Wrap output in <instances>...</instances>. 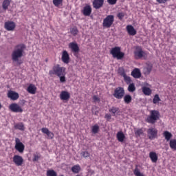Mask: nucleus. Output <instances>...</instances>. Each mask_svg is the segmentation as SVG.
Segmentation results:
<instances>
[{"mask_svg":"<svg viewBox=\"0 0 176 176\" xmlns=\"http://www.w3.org/2000/svg\"><path fill=\"white\" fill-rule=\"evenodd\" d=\"M25 45L19 44L15 46L13 50L11 57L13 63H17V64H21L20 63V58L24 56V52L25 50Z\"/></svg>","mask_w":176,"mask_h":176,"instance_id":"nucleus-1","label":"nucleus"},{"mask_svg":"<svg viewBox=\"0 0 176 176\" xmlns=\"http://www.w3.org/2000/svg\"><path fill=\"white\" fill-rule=\"evenodd\" d=\"M159 119H160V113H159V111L152 110L150 111V116L147 117L146 122L151 124H155Z\"/></svg>","mask_w":176,"mask_h":176,"instance_id":"nucleus-2","label":"nucleus"},{"mask_svg":"<svg viewBox=\"0 0 176 176\" xmlns=\"http://www.w3.org/2000/svg\"><path fill=\"white\" fill-rule=\"evenodd\" d=\"M134 57L135 60H146L148 58V54L145 51L142 50V48L140 46H137L135 50L134 51Z\"/></svg>","mask_w":176,"mask_h":176,"instance_id":"nucleus-3","label":"nucleus"},{"mask_svg":"<svg viewBox=\"0 0 176 176\" xmlns=\"http://www.w3.org/2000/svg\"><path fill=\"white\" fill-rule=\"evenodd\" d=\"M49 75H56L57 76H64L65 75V68L57 65L54 66L52 70L49 72Z\"/></svg>","mask_w":176,"mask_h":176,"instance_id":"nucleus-4","label":"nucleus"},{"mask_svg":"<svg viewBox=\"0 0 176 176\" xmlns=\"http://www.w3.org/2000/svg\"><path fill=\"white\" fill-rule=\"evenodd\" d=\"M114 58L122 60L124 57V53L120 52V47H116L111 49L110 52Z\"/></svg>","mask_w":176,"mask_h":176,"instance_id":"nucleus-5","label":"nucleus"},{"mask_svg":"<svg viewBox=\"0 0 176 176\" xmlns=\"http://www.w3.org/2000/svg\"><path fill=\"white\" fill-rule=\"evenodd\" d=\"M115 21V16L113 15H108L103 19L102 27L104 28H111Z\"/></svg>","mask_w":176,"mask_h":176,"instance_id":"nucleus-6","label":"nucleus"},{"mask_svg":"<svg viewBox=\"0 0 176 176\" xmlns=\"http://www.w3.org/2000/svg\"><path fill=\"white\" fill-rule=\"evenodd\" d=\"M25 146L20 141L19 138H15V146L14 148L16 151H19V153H23Z\"/></svg>","mask_w":176,"mask_h":176,"instance_id":"nucleus-7","label":"nucleus"},{"mask_svg":"<svg viewBox=\"0 0 176 176\" xmlns=\"http://www.w3.org/2000/svg\"><path fill=\"white\" fill-rule=\"evenodd\" d=\"M113 97L117 100H122L124 97V89L123 87H118L115 89Z\"/></svg>","mask_w":176,"mask_h":176,"instance_id":"nucleus-8","label":"nucleus"},{"mask_svg":"<svg viewBox=\"0 0 176 176\" xmlns=\"http://www.w3.org/2000/svg\"><path fill=\"white\" fill-rule=\"evenodd\" d=\"M147 135L149 140H155L157 136V129L155 128H150L147 130Z\"/></svg>","mask_w":176,"mask_h":176,"instance_id":"nucleus-9","label":"nucleus"},{"mask_svg":"<svg viewBox=\"0 0 176 176\" xmlns=\"http://www.w3.org/2000/svg\"><path fill=\"white\" fill-rule=\"evenodd\" d=\"M9 108L12 112H15L16 113L23 112V109L21 107H20V105L17 104V103L11 104Z\"/></svg>","mask_w":176,"mask_h":176,"instance_id":"nucleus-10","label":"nucleus"},{"mask_svg":"<svg viewBox=\"0 0 176 176\" xmlns=\"http://www.w3.org/2000/svg\"><path fill=\"white\" fill-rule=\"evenodd\" d=\"M12 160L14 164L18 166H23V164L24 163V159H23V157L17 155H14Z\"/></svg>","mask_w":176,"mask_h":176,"instance_id":"nucleus-11","label":"nucleus"},{"mask_svg":"<svg viewBox=\"0 0 176 176\" xmlns=\"http://www.w3.org/2000/svg\"><path fill=\"white\" fill-rule=\"evenodd\" d=\"M4 28L7 31H14V29L16 28V23L13 21H7L4 24Z\"/></svg>","mask_w":176,"mask_h":176,"instance_id":"nucleus-12","label":"nucleus"},{"mask_svg":"<svg viewBox=\"0 0 176 176\" xmlns=\"http://www.w3.org/2000/svg\"><path fill=\"white\" fill-rule=\"evenodd\" d=\"M60 98L63 101H68L71 98V94L67 91H62L60 94Z\"/></svg>","mask_w":176,"mask_h":176,"instance_id":"nucleus-13","label":"nucleus"},{"mask_svg":"<svg viewBox=\"0 0 176 176\" xmlns=\"http://www.w3.org/2000/svg\"><path fill=\"white\" fill-rule=\"evenodd\" d=\"M104 6V0H94L93 7L94 9H100Z\"/></svg>","mask_w":176,"mask_h":176,"instance_id":"nucleus-14","label":"nucleus"},{"mask_svg":"<svg viewBox=\"0 0 176 176\" xmlns=\"http://www.w3.org/2000/svg\"><path fill=\"white\" fill-rule=\"evenodd\" d=\"M69 47L72 50L73 53H79V46H78V43L72 42L69 44Z\"/></svg>","mask_w":176,"mask_h":176,"instance_id":"nucleus-15","label":"nucleus"},{"mask_svg":"<svg viewBox=\"0 0 176 176\" xmlns=\"http://www.w3.org/2000/svg\"><path fill=\"white\" fill-rule=\"evenodd\" d=\"M82 13L85 16H90V14H91V6H90L89 5L85 6L82 10Z\"/></svg>","mask_w":176,"mask_h":176,"instance_id":"nucleus-16","label":"nucleus"},{"mask_svg":"<svg viewBox=\"0 0 176 176\" xmlns=\"http://www.w3.org/2000/svg\"><path fill=\"white\" fill-rule=\"evenodd\" d=\"M41 131L43 134H46L50 140H53L54 138V133L49 131L47 128H42Z\"/></svg>","mask_w":176,"mask_h":176,"instance_id":"nucleus-17","label":"nucleus"},{"mask_svg":"<svg viewBox=\"0 0 176 176\" xmlns=\"http://www.w3.org/2000/svg\"><path fill=\"white\" fill-rule=\"evenodd\" d=\"M126 31L129 34V35H131L132 36H134V35H136L137 30L133 27L131 25H128L126 26Z\"/></svg>","mask_w":176,"mask_h":176,"instance_id":"nucleus-18","label":"nucleus"},{"mask_svg":"<svg viewBox=\"0 0 176 176\" xmlns=\"http://www.w3.org/2000/svg\"><path fill=\"white\" fill-rule=\"evenodd\" d=\"M62 61L65 64H68L69 63V54H68V52L63 51L62 54Z\"/></svg>","mask_w":176,"mask_h":176,"instance_id":"nucleus-19","label":"nucleus"},{"mask_svg":"<svg viewBox=\"0 0 176 176\" xmlns=\"http://www.w3.org/2000/svg\"><path fill=\"white\" fill-rule=\"evenodd\" d=\"M8 97L13 101H15V100H17L19 98V94L13 91H10L8 94Z\"/></svg>","mask_w":176,"mask_h":176,"instance_id":"nucleus-20","label":"nucleus"},{"mask_svg":"<svg viewBox=\"0 0 176 176\" xmlns=\"http://www.w3.org/2000/svg\"><path fill=\"white\" fill-rule=\"evenodd\" d=\"M152 72V64H146V66L143 69V74L144 75H149Z\"/></svg>","mask_w":176,"mask_h":176,"instance_id":"nucleus-21","label":"nucleus"},{"mask_svg":"<svg viewBox=\"0 0 176 176\" xmlns=\"http://www.w3.org/2000/svg\"><path fill=\"white\" fill-rule=\"evenodd\" d=\"M149 157L152 162V163H157V154L155 152H150L149 153Z\"/></svg>","mask_w":176,"mask_h":176,"instance_id":"nucleus-22","label":"nucleus"},{"mask_svg":"<svg viewBox=\"0 0 176 176\" xmlns=\"http://www.w3.org/2000/svg\"><path fill=\"white\" fill-rule=\"evenodd\" d=\"M131 75L132 76H133V78L138 79L139 78H141V71L140 70V69H135L131 72Z\"/></svg>","mask_w":176,"mask_h":176,"instance_id":"nucleus-23","label":"nucleus"},{"mask_svg":"<svg viewBox=\"0 0 176 176\" xmlns=\"http://www.w3.org/2000/svg\"><path fill=\"white\" fill-rule=\"evenodd\" d=\"M116 137L119 142H123L124 141V138H126L124 133H123L122 131L118 132Z\"/></svg>","mask_w":176,"mask_h":176,"instance_id":"nucleus-24","label":"nucleus"},{"mask_svg":"<svg viewBox=\"0 0 176 176\" xmlns=\"http://www.w3.org/2000/svg\"><path fill=\"white\" fill-rule=\"evenodd\" d=\"M28 91L30 94H35V93H36V87L32 84H30L28 87Z\"/></svg>","mask_w":176,"mask_h":176,"instance_id":"nucleus-25","label":"nucleus"},{"mask_svg":"<svg viewBox=\"0 0 176 176\" xmlns=\"http://www.w3.org/2000/svg\"><path fill=\"white\" fill-rule=\"evenodd\" d=\"M142 90L144 96H151L152 94V90L148 87H143Z\"/></svg>","mask_w":176,"mask_h":176,"instance_id":"nucleus-26","label":"nucleus"},{"mask_svg":"<svg viewBox=\"0 0 176 176\" xmlns=\"http://www.w3.org/2000/svg\"><path fill=\"white\" fill-rule=\"evenodd\" d=\"M10 2L12 0H4L2 3V8L4 10H8L9 6H10Z\"/></svg>","mask_w":176,"mask_h":176,"instance_id":"nucleus-27","label":"nucleus"},{"mask_svg":"<svg viewBox=\"0 0 176 176\" xmlns=\"http://www.w3.org/2000/svg\"><path fill=\"white\" fill-rule=\"evenodd\" d=\"M109 112H111L113 116H115L116 115H119V113H120V110L118 107H112L109 109Z\"/></svg>","mask_w":176,"mask_h":176,"instance_id":"nucleus-28","label":"nucleus"},{"mask_svg":"<svg viewBox=\"0 0 176 176\" xmlns=\"http://www.w3.org/2000/svg\"><path fill=\"white\" fill-rule=\"evenodd\" d=\"M14 128L16 130H21V131H24V130H25V127H24V124H23V122L16 124L14 125Z\"/></svg>","mask_w":176,"mask_h":176,"instance_id":"nucleus-29","label":"nucleus"},{"mask_svg":"<svg viewBox=\"0 0 176 176\" xmlns=\"http://www.w3.org/2000/svg\"><path fill=\"white\" fill-rule=\"evenodd\" d=\"M164 137L165 138V140H166V141H170V140H171V138L173 137V134L166 131L164 132Z\"/></svg>","mask_w":176,"mask_h":176,"instance_id":"nucleus-30","label":"nucleus"},{"mask_svg":"<svg viewBox=\"0 0 176 176\" xmlns=\"http://www.w3.org/2000/svg\"><path fill=\"white\" fill-rule=\"evenodd\" d=\"M70 34H72V35H74V36H76V34H79V30H78V28L77 27L71 28Z\"/></svg>","mask_w":176,"mask_h":176,"instance_id":"nucleus-31","label":"nucleus"},{"mask_svg":"<svg viewBox=\"0 0 176 176\" xmlns=\"http://www.w3.org/2000/svg\"><path fill=\"white\" fill-rule=\"evenodd\" d=\"M169 145H170L171 149L176 151V140L175 139L170 140Z\"/></svg>","mask_w":176,"mask_h":176,"instance_id":"nucleus-32","label":"nucleus"},{"mask_svg":"<svg viewBox=\"0 0 176 176\" xmlns=\"http://www.w3.org/2000/svg\"><path fill=\"white\" fill-rule=\"evenodd\" d=\"M133 98H131V96L130 95H126L124 97V101L125 102V104H130V102H131Z\"/></svg>","mask_w":176,"mask_h":176,"instance_id":"nucleus-33","label":"nucleus"},{"mask_svg":"<svg viewBox=\"0 0 176 176\" xmlns=\"http://www.w3.org/2000/svg\"><path fill=\"white\" fill-rule=\"evenodd\" d=\"M72 171L75 174H78L79 171H80V166L79 165H75L72 168Z\"/></svg>","mask_w":176,"mask_h":176,"instance_id":"nucleus-34","label":"nucleus"},{"mask_svg":"<svg viewBox=\"0 0 176 176\" xmlns=\"http://www.w3.org/2000/svg\"><path fill=\"white\" fill-rule=\"evenodd\" d=\"M142 134H144V131H142V129L135 130V135L137 137H141V135H142Z\"/></svg>","mask_w":176,"mask_h":176,"instance_id":"nucleus-35","label":"nucleus"},{"mask_svg":"<svg viewBox=\"0 0 176 176\" xmlns=\"http://www.w3.org/2000/svg\"><path fill=\"white\" fill-rule=\"evenodd\" d=\"M160 101H162V100L160 99V97H159V95H155L154 98L153 100V104H159Z\"/></svg>","mask_w":176,"mask_h":176,"instance_id":"nucleus-36","label":"nucleus"},{"mask_svg":"<svg viewBox=\"0 0 176 176\" xmlns=\"http://www.w3.org/2000/svg\"><path fill=\"white\" fill-rule=\"evenodd\" d=\"M128 91H130V93L135 91V86L134 85V84H130L129 85Z\"/></svg>","mask_w":176,"mask_h":176,"instance_id":"nucleus-37","label":"nucleus"},{"mask_svg":"<svg viewBox=\"0 0 176 176\" xmlns=\"http://www.w3.org/2000/svg\"><path fill=\"white\" fill-rule=\"evenodd\" d=\"M47 176H57V173L54 170H49L47 171Z\"/></svg>","mask_w":176,"mask_h":176,"instance_id":"nucleus-38","label":"nucleus"},{"mask_svg":"<svg viewBox=\"0 0 176 176\" xmlns=\"http://www.w3.org/2000/svg\"><path fill=\"white\" fill-rule=\"evenodd\" d=\"M124 82H126V83L127 85H130V83H131V78L129 76H127V75H124L123 76Z\"/></svg>","mask_w":176,"mask_h":176,"instance_id":"nucleus-39","label":"nucleus"},{"mask_svg":"<svg viewBox=\"0 0 176 176\" xmlns=\"http://www.w3.org/2000/svg\"><path fill=\"white\" fill-rule=\"evenodd\" d=\"M118 74L121 76H123V77L125 76L126 72H124V69L123 67H119V69H118Z\"/></svg>","mask_w":176,"mask_h":176,"instance_id":"nucleus-40","label":"nucleus"},{"mask_svg":"<svg viewBox=\"0 0 176 176\" xmlns=\"http://www.w3.org/2000/svg\"><path fill=\"white\" fill-rule=\"evenodd\" d=\"M134 175L135 176H144L140 171V169H138V168H135L134 170Z\"/></svg>","mask_w":176,"mask_h":176,"instance_id":"nucleus-41","label":"nucleus"},{"mask_svg":"<svg viewBox=\"0 0 176 176\" xmlns=\"http://www.w3.org/2000/svg\"><path fill=\"white\" fill-rule=\"evenodd\" d=\"M99 129H100V126H98V125H94L92 127V133H94V134H97V133H98Z\"/></svg>","mask_w":176,"mask_h":176,"instance_id":"nucleus-42","label":"nucleus"},{"mask_svg":"<svg viewBox=\"0 0 176 176\" xmlns=\"http://www.w3.org/2000/svg\"><path fill=\"white\" fill-rule=\"evenodd\" d=\"M54 6H60L63 3V0H53Z\"/></svg>","mask_w":176,"mask_h":176,"instance_id":"nucleus-43","label":"nucleus"},{"mask_svg":"<svg viewBox=\"0 0 176 176\" xmlns=\"http://www.w3.org/2000/svg\"><path fill=\"white\" fill-rule=\"evenodd\" d=\"M80 155L83 157H90V153H88L87 151H82Z\"/></svg>","mask_w":176,"mask_h":176,"instance_id":"nucleus-44","label":"nucleus"},{"mask_svg":"<svg viewBox=\"0 0 176 176\" xmlns=\"http://www.w3.org/2000/svg\"><path fill=\"white\" fill-rule=\"evenodd\" d=\"M125 14L124 12H119L117 14V17L119 19V20H123V17H124Z\"/></svg>","mask_w":176,"mask_h":176,"instance_id":"nucleus-45","label":"nucleus"},{"mask_svg":"<svg viewBox=\"0 0 176 176\" xmlns=\"http://www.w3.org/2000/svg\"><path fill=\"white\" fill-rule=\"evenodd\" d=\"M109 5H116L118 0H107Z\"/></svg>","mask_w":176,"mask_h":176,"instance_id":"nucleus-46","label":"nucleus"},{"mask_svg":"<svg viewBox=\"0 0 176 176\" xmlns=\"http://www.w3.org/2000/svg\"><path fill=\"white\" fill-rule=\"evenodd\" d=\"M58 77L60 78V82H61V83H64V82H65V75L60 76Z\"/></svg>","mask_w":176,"mask_h":176,"instance_id":"nucleus-47","label":"nucleus"},{"mask_svg":"<svg viewBox=\"0 0 176 176\" xmlns=\"http://www.w3.org/2000/svg\"><path fill=\"white\" fill-rule=\"evenodd\" d=\"M93 100L94 101V102H100V98H98V96H94Z\"/></svg>","mask_w":176,"mask_h":176,"instance_id":"nucleus-48","label":"nucleus"},{"mask_svg":"<svg viewBox=\"0 0 176 176\" xmlns=\"http://www.w3.org/2000/svg\"><path fill=\"white\" fill-rule=\"evenodd\" d=\"M39 160V156L35 155L33 158V162H38Z\"/></svg>","mask_w":176,"mask_h":176,"instance_id":"nucleus-49","label":"nucleus"},{"mask_svg":"<svg viewBox=\"0 0 176 176\" xmlns=\"http://www.w3.org/2000/svg\"><path fill=\"white\" fill-rule=\"evenodd\" d=\"M157 2H158V3H166L167 0H157Z\"/></svg>","mask_w":176,"mask_h":176,"instance_id":"nucleus-50","label":"nucleus"},{"mask_svg":"<svg viewBox=\"0 0 176 176\" xmlns=\"http://www.w3.org/2000/svg\"><path fill=\"white\" fill-rule=\"evenodd\" d=\"M104 118H105L106 119H108V120H111V116L110 114H106V115L104 116Z\"/></svg>","mask_w":176,"mask_h":176,"instance_id":"nucleus-51","label":"nucleus"},{"mask_svg":"<svg viewBox=\"0 0 176 176\" xmlns=\"http://www.w3.org/2000/svg\"><path fill=\"white\" fill-rule=\"evenodd\" d=\"M92 113H94V115H98V111H94V110H92Z\"/></svg>","mask_w":176,"mask_h":176,"instance_id":"nucleus-52","label":"nucleus"},{"mask_svg":"<svg viewBox=\"0 0 176 176\" xmlns=\"http://www.w3.org/2000/svg\"><path fill=\"white\" fill-rule=\"evenodd\" d=\"M1 108H2V105H1V103H0V109H1Z\"/></svg>","mask_w":176,"mask_h":176,"instance_id":"nucleus-53","label":"nucleus"}]
</instances>
